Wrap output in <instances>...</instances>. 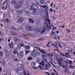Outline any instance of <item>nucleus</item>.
Instances as JSON below:
<instances>
[{
	"label": "nucleus",
	"instance_id": "obj_1",
	"mask_svg": "<svg viewBox=\"0 0 75 75\" xmlns=\"http://www.w3.org/2000/svg\"><path fill=\"white\" fill-rule=\"evenodd\" d=\"M45 20L46 22L48 21V23H47L46 22L44 23V27L45 28H47V29H46V31H49L51 29V27L50 26V19L48 18L47 16H45Z\"/></svg>",
	"mask_w": 75,
	"mask_h": 75
},
{
	"label": "nucleus",
	"instance_id": "obj_2",
	"mask_svg": "<svg viewBox=\"0 0 75 75\" xmlns=\"http://www.w3.org/2000/svg\"><path fill=\"white\" fill-rule=\"evenodd\" d=\"M40 7L43 8H45V9L43 8L40 9L41 13H44V14H45L47 17H49V15H48L49 13H48V12L49 10L48 7L45 5L44 6H40Z\"/></svg>",
	"mask_w": 75,
	"mask_h": 75
},
{
	"label": "nucleus",
	"instance_id": "obj_3",
	"mask_svg": "<svg viewBox=\"0 0 75 75\" xmlns=\"http://www.w3.org/2000/svg\"><path fill=\"white\" fill-rule=\"evenodd\" d=\"M35 49H34V50L32 51L30 54L31 55L33 56V57L35 58L37 57V56H38L40 55V53L38 52H35Z\"/></svg>",
	"mask_w": 75,
	"mask_h": 75
},
{
	"label": "nucleus",
	"instance_id": "obj_4",
	"mask_svg": "<svg viewBox=\"0 0 75 75\" xmlns=\"http://www.w3.org/2000/svg\"><path fill=\"white\" fill-rule=\"evenodd\" d=\"M38 8V6L35 4H33L31 6V7L29 8V10H33L34 11H36Z\"/></svg>",
	"mask_w": 75,
	"mask_h": 75
},
{
	"label": "nucleus",
	"instance_id": "obj_5",
	"mask_svg": "<svg viewBox=\"0 0 75 75\" xmlns=\"http://www.w3.org/2000/svg\"><path fill=\"white\" fill-rule=\"evenodd\" d=\"M63 62V59L62 58L61 59H59V61L58 62L59 65L60 67H62V64L61 63Z\"/></svg>",
	"mask_w": 75,
	"mask_h": 75
},
{
	"label": "nucleus",
	"instance_id": "obj_6",
	"mask_svg": "<svg viewBox=\"0 0 75 75\" xmlns=\"http://www.w3.org/2000/svg\"><path fill=\"white\" fill-rule=\"evenodd\" d=\"M14 8H17V9H20L21 8V5L18 4L14 6Z\"/></svg>",
	"mask_w": 75,
	"mask_h": 75
},
{
	"label": "nucleus",
	"instance_id": "obj_7",
	"mask_svg": "<svg viewBox=\"0 0 75 75\" xmlns=\"http://www.w3.org/2000/svg\"><path fill=\"white\" fill-rule=\"evenodd\" d=\"M9 47L13 49V43H8Z\"/></svg>",
	"mask_w": 75,
	"mask_h": 75
},
{
	"label": "nucleus",
	"instance_id": "obj_8",
	"mask_svg": "<svg viewBox=\"0 0 75 75\" xmlns=\"http://www.w3.org/2000/svg\"><path fill=\"white\" fill-rule=\"evenodd\" d=\"M26 30L28 31H31L32 30V28L29 26H27L25 28Z\"/></svg>",
	"mask_w": 75,
	"mask_h": 75
},
{
	"label": "nucleus",
	"instance_id": "obj_9",
	"mask_svg": "<svg viewBox=\"0 0 75 75\" xmlns=\"http://www.w3.org/2000/svg\"><path fill=\"white\" fill-rule=\"evenodd\" d=\"M17 13L18 15H21L23 13V12L20 10H18L17 11Z\"/></svg>",
	"mask_w": 75,
	"mask_h": 75
},
{
	"label": "nucleus",
	"instance_id": "obj_10",
	"mask_svg": "<svg viewBox=\"0 0 75 75\" xmlns=\"http://www.w3.org/2000/svg\"><path fill=\"white\" fill-rule=\"evenodd\" d=\"M40 3L41 4H44L45 3V1L44 0H40Z\"/></svg>",
	"mask_w": 75,
	"mask_h": 75
},
{
	"label": "nucleus",
	"instance_id": "obj_11",
	"mask_svg": "<svg viewBox=\"0 0 75 75\" xmlns=\"http://www.w3.org/2000/svg\"><path fill=\"white\" fill-rule=\"evenodd\" d=\"M39 64L40 65H42L43 67L45 66V63L43 61H42L41 62L39 63Z\"/></svg>",
	"mask_w": 75,
	"mask_h": 75
},
{
	"label": "nucleus",
	"instance_id": "obj_12",
	"mask_svg": "<svg viewBox=\"0 0 75 75\" xmlns=\"http://www.w3.org/2000/svg\"><path fill=\"white\" fill-rule=\"evenodd\" d=\"M19 56L20 57H21V58H23L24 57V54L23 52H21L19 54Z\"/></svg>",
	"mask_w": 75,
	"mask_h": 75
},
{
	"label": "nucleus",
	"instance_id": "obj_13",
	"mask_svg": "<svg viewBox=\"0 0 75 75\" xmlns=\"http://www.w3.org/2000/svg\"><path fill=\"white\" fill-rule=\"evenodd\" d=\"M26 14L28 16H31V13L29 11H27L26 13Z\"/></svg>",
	"mask_w": 75,
	"mask_h": 75
},
{
	"label": "nucleus",
	"instance_id": "obj_14",
	"mask_svg": "<svg viewBox=\"0 0 75 75\" xmlns=\"http://www.w3.org/2000/svg\"><path fill=\"white\" fill-rule=\"evenodd\" d=\"M36 61L37 62H38V63L41 62V60H40V59L39 57H38L37 59H36Z\"/></svg>",
	"mask_w": 75,
	"mask_h": 75
},
{
	"label": "nucleus",
	"instance_id": "obj_15",
	"mask_svg": "<svg viewBox=\"0 0 75 75\" xmlns=\"http://www.w3.org/2000/svg\"><path fill=\"white\" fill-rule=\"evenodd\" d=\"M46 28H43V31H41V34H42V33H45V31L46 30Z\"/></svg>",
	"mask_w": 75,
	"mask_h": 75
},
{
	"label": "nucleus",
	"instance_id": "obj_16",
	"mask_svg": "<svg viewBox=\"0 0 75 75\" xmlns=\"http://www.w3.org/2000/svg\"><path fill=\"white\" fill-rule=\"evenodd\" d=\"M11 28L13 30H16V31H18V30H19V29H16V28H15L13 26H12Z\"/></svg>",
	"mask_w": 75,
	"mask_h": 75
},
{
	"label": "nucleus",
	"instance_id": "obj_17",
	"mask_svg": "<svg viewBox=\"0 0 75 75\" xmlns=\"http://www.w3.org/2000/svg\"><path fill=\"white\" fill-rule=\"evenodd\" d=\"M19 69L21 70V71H23L24 70V67L23 66L21 67L20 68H19Z\"/></svg>",
	"mask_w": 75,
	"mask_h": 75
},
{
	"label": "nucleus",
	"instance_id": "obj_18",
	"mask_svg": "<svg viewBox=\"0 0 75 75\" xmlns=\"http://www.w3.org/2000/svg\"><path fill=\"white\" fill-rule=\"evenodd\" d=\"M40 51L41 52H42V53H43V54H46V52H45L43 50H40Z\"/></svg>",
	"mask_w": 75,
	"mask_h": 75
},
{
	"label": "nucleus",
	"instance_id": "obj_19",
	"mask_svg": "<svg viewBox=\"0 0 75 75\" xmlns=\"http://www.w3.org/2000/svg\"><path fill=\"white\" fill-rule=\"evenodd\" d=\"M31 66H35V62H33L31 64Z\"/></svg>",
	"mask_w": 75,
	"mask_h": 75
},
{
	"label": "nucleus",
	"instance_id": "obj_20",
	"mask_svg": "<svg viewBox=\"0 0 75 75\" xmlns=\"http://www.w3.org/2000/svg\"><path fill=\"white\" fill-rule=\"evenodd\" d=\"M33 32H34V33H38V30H37V29H35V30H33Z\"/></svg>",
	"mask_w": 75,
	"mask_h": 75
},
{
	"label": "nucleus",
	"instance_id": "obj_21",
	"mask_svg": "<svg viewBox=\"0 0 75 75\" xmlns=\"http://www.w3.org/2000/svg\"><path fill=\"white\" fill-rule=\"evenodd\" d=\"M20 45L21 47H24L25 46V45L23 44H21Z\"/></svg>",
	"mask_w": 75,
	"mask_h": 75
},
{
	"label": "nucleus",
	"instance_id": "obj_22",
	"mask_svg": "<svg viewBox=\"0 0 75 75\" xmlns=\"http://www.w3.org/2000/svg\"><path fill=\"white\" fill-rule=\"evenodd\" d=\"M3 55V53L1 52H0V56L2 57Z\"/></svg>",
	"mask_w": 75,
	"mask_h": 75
},
{
	"label": "nucleus",
	"instance_id": "obj_23",
	"mask_svg": "<svg viewBox=\"0 0 75 75\" xmlns=\"http://www.w3.org/2000/svg\"><path fill=\"white\" fill-rule=\"evenodd\" d=\"M28 35H29V34H23V37H26V36H28Z\"/></svg>",
	"mask_w": 75,
	"mask_h": 75
},
{
	"label": "nucleus",
	"instance_id": "obj_24",
	"mask_svg": "<svg viewBox=\"0 0 75 75\" xmlns=\"http://www.w3.org/2000/svg\"><path fill=\"white\" fill-rule=\"evenodd\" d=\"M52 31L51 33V35H54V34H55V32H54L53 33V32L52 31Z\"/></svg>",
	"mask_w": 75,
	"mask_h": 75
},
{
	"label": "nucleus",
	"instance_id": "obj_25",
	"mask_svg": "<svg viewBox=\"0 0 75 75\" xmlns=\"http://www.w3.org/2000/svg\"><path fill=\"white\" fill-rule=\"evenodd\" d=\"M16 1H13L12 2V4H16Z\"/></svg>",
	"mask_w": 75,
	"mask_h": 75
},
{
	"label": "nucleus",
	"instance_id": "obj_26",
	"mask_svg": "<svg viewBox=\"0 0 75 75\" xmlns=\"http://www.w3.org/2000/svg\"><path fill=\"white\" fill-rule=\"evenodd\" d=\"M20 46H18L16 48V50H20Z\"/></svg>",
	"mask_w": 75,
	"mask_h": 75
},
{
	"label": "nucleus",
	"instance_id": "obj_27",
	"mask_svg": "<svg viewBox=\"0 0 75 75\" xmlns=\"http://www.w3.org/2000/svg\"><path fill=\"white\" fill-rule=\"evenodd\" d=\"M48 56L49 57H53L54 54H48Z\"/></svg>",
	"mask_w": 75,
	"mask_h": 75
},
{
	"label": "nucleus",
	"instance_id": "obj_28",
	"mask_svg": "<svg viewBox=\"0 0 75 75\" xmlns=\"http://www.w3.org/2000/svg\"><path fill=\"white\" fill-rule=\"evenodd\" d=\"M29 22L30 23H34V21L31 19H29Z\"/></svg>",
	"mask_w": 75,
	"mask_h": 75
},
{
	"label": "nucleus",
	"instance_id": "obj_29",
	"mask_svg": "<svg viewBox=\"0 0 75 75\" xmlns=\"http://www.w3.org/2000/svg\"><path fill=\"white\" fill-rule=\"evenodd\" d=\"M25 47L27 50H29V46H25Z\"/></svg>",
	"mask_w": 75,
	"mask_h": 75
},
{
	"label": "nucleus",
	"instance_id": "obj_30",
	"mask_svg": "<svg viewBox=\"0 0 75 75\" xmlns=\"http://www.w3.org/2000/svg\"><path fill=\"white\" fill-rule=\"evenodd\" d=\"M14 40L15 41H16V42H17V41H18V39L16 38H14Z\"/></svg>",
	"mask_w": 75,
	"mask_h": 75
},
{
	"label": "nucleus",
	"instance_id": "obj_31",
	"mask_svg": "<svg viewBox=\"0 0 75 75\" xmlns=\"http://www.w3.org/2000/svg\"><path fill=\"white\" fill-rule=\"evenodd\" d=\"M20 20L22 23L23 21L24 20V19L23 18H20Z\"/></svg>",
	"mask_w": 75,
	"mask_h": 75
},
{
	"label": "nucleus",
	"instance_id": "obj_32",
	"mask_svg": "<svg viewBox=\"0 0 75 75\" xmlns=\"http://www.w3.org/2000/svg\"><path fill=\"white\" fill-rule=\"evenodd\" d=\"M53 45L55 48H56L57 50L58 51H59V50H58V48L57 47V46L55 45Z\"/></svg>",
	"mask_w": 75,
	"mask_h": 75
},
{
	"label": "nucleus",
	"instance_id": "obj_33",
	"mask_svg": "<svg viewBox=\"0 0 75 75\" xmlns=\"http://www.w3.org/2000/svg\"><path fill=\"white\" fill-rule=\"evenodd\" d=\"M17 23H22L21 21L20 20H18L17 21Z\"/></svg>",
	"mask_w": 75,
	"mask_h": 75
},
{
	"label": "nucleus",
	"instance_id": "obj_34",
	"mask_svg": "<svg viewBox=\"0 0 75 75\" xmlns=\"http://www.w3.org/2000/svg\"><path fill=\"white\" fill-rule=\"evenodd\" d=\"M24 6L25 7H24V8L25 9H27V5H24Z\"/></svg>",
	"mask_w": 75,
	"mask_h": 75
},
{
	"label": "nucleus",
	"instance_id": "obj_35",
	"mask_svg": "<svg viewBox=\"0 0 75 75\" xmlns=\"http://www.w3.org/2000/svg\"><path fill=\"white\" fill-rule=\"evenodd\" d=\"M9 21H10V20H9V19L8 18H7L6 21L7 23H8V22H9Z\"/></svg>",
	"mask_w": 75,
	"mask_h": 75
},
{
	"label": "nucleus",
	"instance_id": "obj_36",
	"mask_svg": "<svg viewBox=\"0 0 75 75\" xmlns=\"http://www.w3.org/2000/svg\"><path fill=\"white\" fill-rule=\"evenodd\" d=\"M29 51L28 50H26L25 52V54H27L28 53H29Z\"/></svg>",
	"mask_w": 75,
	"mask_h": 75
},
{
	"label": "nucleus",
	"instance_id": "obj_37",
	"mask_svg": "<svg viewBox=\"0 0 75 75\" xmlns=\"http://www.w3.org/2000/svg\"><path fill=\"white\" fill-rule=\"evenodd\" d=\"M50 42L47 44V47H49L48 46L49 45H50Z\"/></svg>",
	"mask_w": 75,
	"mask_h": 75
},
{
	"label": "nucleus",
	"instance_id": "obj_38",
	"mask_svg": "<svg viewBox=\"0 0 75 75\" xmlns=\"http://www.w3.org/2000/svg\"><path fill=\"white\" fill-rule=\"evenodd\" d=\"M69 68H74V67L72 66L71 65H69Z\"/></svg>",
	"mask_w": 75,
	"mask_h": 75
},
{
	"label": "nucleus",
	"instance_id": "obj_39",
	"mask_svg": "<svg viewBox=\"0 0 75 75\" xmlns=\"http://www.w3.org/2000/svg\"><path fill=\"white\" fill-rule=\"evenodd\" d=\"M4 40L3 39V38H0V42H1L2 41H4Z\"/></svg>",
	"mask_w": 75,
	"mask_h": 75
},
{
	"label": "nucleus",
	"instance_id": "obj_40",
	"mask_svg": "<svg viewBox=\"0 0 75 75\" xmlns=\"http://www.w3.org/2000/svg\"><path fill=\"white\" fill-rule=\"evenodd\" d=\"M57 28L56 27H54L53 28V29L52 30V31H54V30H57Z\"/></svg>",
	"mask_w": 75,
	"mask_h": 75
},
{
	"label": "nucleus",
	"instance_id": "obj_41",
	"mask_svg": "<svg viewBox=\"0 0 75 75\" xmlns=\"http://www.w3.org/2000/svg\"><path fill=\"white\" fill-rule=\"evenodd\" d=\"M38 67H39V68H40V69H42V67L41 66H38Z\"/></svg>",
	"mask_w": 75,
	"mask_h": 75
},
{
	"label": "nucleus",
	"instance_id": "obj_42",
	"mask_svg": "<svg viewBox=\"0 0 75 75\" xmlns=\"http://www.w3.org/2000/svg\"><path fill=\"white\" fill-rule=\"evenodd\" d=\"M35 48H37V49L38 50H39V51H40V48L39 47H35Z\"/></svg>",
	"mask_w": 75,
	"mask_h": 75
},
{
	"label": "nucleus",
	"instance_id": "obj_43",
	"mask_svg": "<svg viewBox=\"0 0 75 75\" xmlns=\"http://www.w3.org/2000/svg\"><path fill=\"white\" fill-rule=\"evenodd\" d=\"M69 64H70V65H72V62L71 61H70L69 62Z\"/></svg>",
	"mask_w": 75,
	"mask_h": 75
},
{
	"label": "nucleus",
	"instance_id": "obj_44",
	"mask_svg": "<svg viewBox=\"0 0 75 75\" xmlns=\"http://www.w3.org/2000/svg\"><path fill=\"white\" fill-rule=\"evenodd\" d=\"M53 11V9L51 8H50L49 10V12H51V11Z\"/></svg>",
	"mask_w": 75,
	"mask_h": 75
},
{
	"label": "nucleus",
	"instance_id": "obj_45",
	"mask_svg": "<svg viewBox=\"0 0 75 75\" xmlns=\"http://www.w3.org/2000/svg\"><path fill=\"white\" fill-rule=\"evenodd\" d=\"M50 59H51V61L52 62V61H53V60H52V57H50Z\"/></svg>",
	"mask_w": 75,
	"mask_h": 75
},
{
	"label": "nucleus",
	"instance_id": "obj_46",
	"mask_svg": "<svg viewBox=\"0 0 75 75\" xmlns=\"http://www.w3.org/2000/svg\"><path fill=\"white\" fill-rule=\"evenodd\" d=\"M42 39L41 38L39 39L38 40H37V41H42Z\"/></svg>",
	"mask_w": 75,
	"mask_h": 75
},
{
	"label": "nucleus",
	"instance_id": "obj_47",
	"mask_svg": "<svg viewBox=\"0 0 75 75\" xmlns=\"http://www.w3.org/2000/svg\"><path fill=\"white\" fill-rule=\"evenodd\" d=\"M2 72V68L1 67H0V72Z\"/></svg>",
	"mask_w": 75,
	"mask_h": 75
},
{
	"label": "nucleus",
	"instance_id": "obj_48",
	"mask_svg": "<svg viewBox=\"0 0 75 75\" xmlns=\"http://www.w3.org/2000/svg\"><path fill=\"white\" fill-rule=\"evenodd\" d=\"M19 4H22L23 3V1H20L19 2Z\"/></svg>",
	"mask_w": 75,
	"mask_h": 75
},
{
	"label": "nucleus",
	"instance_id": "obj_49",
	"mask_svg": "<svg viewBox=\"0 0 75 75\" xmlns=\"http://www.w3.org/2000/svg\"><path fill=\"white\" fill-rule=\"evenodd\" d=\"M13 52L15 55H16V52L14 51V50H13Z\"/></svg>",
	"mask_w": 75,
	"mask_h": 75
},
{
	"label": "nucleus",
	"instance_id": "obj_50",
	"mask_svg": "<svg viewBox=\"0 0 75 75\" xmlns=\"http://www.w3.org/2000/svg\"><path fill=\"white\" fill-rule=\"evenodd\" d=\"M5 1L6 2V5H7V4H8V1L5 0Z\"/></svg>",
	"mask_w": 75,
	"mask_h": 75
},
{
	"label": "nucleus",
	"instance_id": "obj_51",
	"mask_svg": "<svg viewBox=\"0 0 75 75\" xmlns=\"http://www.w3.org/2000/svg\"><path fill=\"white\" fill-rule=\"evenodd\" d=\"M57 7H56V10H58V7H59V6H57Z\"/></svg>",
	"mask_w": 75,
	"mask_h": 75
},
{
	"label": "nucleus",
	"instance_id": "obj_52",
	"mask_svg": "<svg viewBox=\"0 0 75 75\" xmlns=\"http://www.w3.org/2000/svg\"><path fill=\"white\" fill-rule=\"evenodd\" d=\"M15 51H16V54L17 55V56H19V54H18V53H17V51H16V49H14Z\"/></svg>",
	"mask_w": 75,
	"mask_h": 75
},
{
	"label": "nucleus",
	"instance_id": "obj_53",
	"mask_svg": "<svg viewBox=\"0 0 75 75\" xmlns=\"http://www.w3.org/2000/svg\"><path fill=\"white\" fill-rule=\"evenodd\" d=\"M28 59L29 60H32V58L31 57H29L28 58Z\"/></svg>",
	"mask_w": 75,
	"mask_h": 75
},
{
	"label": "nucleus",
	"instance_id": "obj_54",
	"mask_svg": "<svg viewBox=\"0 0 75 75\" xmlns=\"http://www.w3.org/2000/svg\"><path fill=\"white\" fill-rule=\"evenodd\" d=\"M14 61H18V59L16 58L15 59Z\"/></svg>",
	"mask_w": 75,
	"mask_h": 75
},
{
	"label": "nucleus",
	"instance_id": "obj_55",
	"mask_svg": "<svg viewBox=\"0 0 75 75\" xmlns=\"http://www.w3.org/2000/svg\"><path fill=\"white\" fill-rule=\"evenodd\" d=\"M64 63H66L67 65H68V62H67V61H64Z\"/></svg>",
	"mask_w": 75,
	"mask_h": 75
},
{
	"label": "nucleus",
	"instance_id": "obj_56",
	"mask_svg": "<svg viewBox=\"0 0 75 75\" xmlns=\"http://www.w3.org/2000/svg\"><path fill=\"white\" fill-rule=\"evenodd\" d=\"M52 66H53V67L54 68H55V65L54 64H52Z\"/></svg>",
	"mask_w": 75,
	"mask_h": 75
},
{
	"label": "nucleus",
	"instance_id": "obj_57",
	"mask_svg": "<svg viewBox=\"0 0 75 75\" xmlns=\"http://www.w3.org/2000/svg\"><path fill=\"white\" fill-rule=\"evenodd\" d=\"M23 74L24 75H26V72H25V71H23Z\"/></svg>",
	"mask_w": 75,
	"mask_h": 75
},
{
	"label": "nucleus",
	"instance_id": "obj_58",
	"mask_svg": "<svg viewBox=\"0 0 75 75\" xmlns=\"http://www.w3.org/2000/svg\"><path fill=\"white\" fill-rule=\"evenodd\" d=\"M5 52H6V54H7V52H8V50H5Z\"/></svg>",
	"mask_w": 75,
	"mask_h": 75
},
{
	"label": "nucleus",
	"instance_id": "obj_59",
	"mask_svg": "<svg viewBox=\"0 0 75 75\" xmlns=\"http://www.w3.org/2000/svg\"><path fill=\"white\" fill-rule=\"evenodd\" d=\"M53 5H54V3H52L50 4L51 7H52V6H53Z\"/></svg>",
	"mask_w": 75,
	"mask_h": 75
},
{
	"label": "nucleus",
	"instance_id": "obj_60",
	"mask_svg": "<svg viewBox=\"0 0 75 75\" xmlns=\"http://www.w3.org/2000/svg\"><path fill=\"white\" fill-rule=\"evenodd\" d=\"M55 72V73H56V74H57V72L55 70H53Z\"/></svg>",
	"mask_w": 75,
	"mask_h": 75
},
{
	"label": "nucleus",
	"instance_id": "obj_61",
	"mask_svg": "<svg viewBox=\"0 0 75 75\" xmlns=\"http://www.w3.org/2000/svg\"><path fill=\"white\" fill-rule=\"evenodd\" d=\"M8 42H10V39H8Z\"/></svg>",
	"mask_w": 75,
	"mask_h": 75
},
{
	"label": "nucleus",
	"instance_id": "obj_62",
	"mask_svg": "<svg viewBox=\"0 0 75 75\" xmlns=\"http://www.w3.org/2000/svg\"><path fill=\"white\" fill-rule=\"evenodd\" d=\"M64 27H65V25H63V26L61 27V28H64Z\"/></svg>",
	"mask_w": 75,
	"mask_h": 75
},
{
	"label": "nucleus",
	"instance_id": "obj_63",
	"mask_svg": "<svg viewBox=\"0 0 75 75\" xmlns=\"http://www.w3.org/2000/svg\"><path fill=\"white\" fill-rule=\"evenodd\" d=\"M33 68L35 69L36 68H38V67H33Z\"/></svg>",
	"mask_w": 75,
	"mask_h": 75
},
{
	"label": "nucleus",
	"instance_id": "obj_64",
	"mask_svg": "<svg viewBox=\"0 0 75 75\" xmlns=\"http://www.w3.org/2000/svg\"><path fill=\"white\" fill-rule=\"evenodd\" d=\"M66 55H69V53H67V52H65Z\"/></svg>",
	"mask_w": 75,
	"mask_h": 75
}]
</instances>
